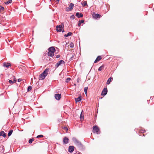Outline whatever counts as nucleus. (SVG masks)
Returning <instances> with one entry per match:
<instances>
[{
	"instance_id": "27",
	"label": "nucleus",
	"mask_w": 154,
	"mask_h": 154,
	"mask_svg": "<svg viewBox=\"0 0 154 154\" xmlns=\"http://www.w3.org/2000/svg\"><path fill=\"white\" fill-rule=\"evenodd\" d=\"M75 55V54L74 53L72 54V56L69 59V60L70 61L72 60L73 59V58L74 57Z\"/></svg>"
},
{
	"instance_id": "18",
	"label": "nucleus",
	"mask_w": 154,
	"mask_h": 154,
	"mask_svg": "<svg viewBox=\"0 0 154 154\" xmlns=\"http://www.w3.org/2000/svg\"><path fill=\"white\" fill-rule=\"evenodd\" d=\"M112 77H110L109 78L106 82V84L107 85L109 84L110 82L112 81Z\"/></svg>"
},
{
	"instance_id": "15",
	"label": "nucleus",
	"mask_w": 154,
	"mask_h": 154,
	"mask_svg": "<svg viewBox=\"0 0 154 154\" xmlns=\"http://www.w3.org/2000/svg\"><path fill=\"white\" fill-rule=\"evenodd\" d=\"M82 97L81 95L79 96L78 97L75 98V102L77 103L78 102L82 100Z\"/></svg>"
},
{
	"instance_id": "47",
	"label": "nucleus",
	"mask_w": 154,
	"mask_h": 154,
	"mask_svg": "<svg viewBox=\"0 0 154 154\" xmlns=\"http://www.w3.org/2000/svg\"><path fill=\"white\" fill-rule=\"evenodd\" d=\"M77 154H81V153H78Z\"/></svg>"
},
{
	"instance_id": "11",
	"label": "nucleus",
	"mask_w": 154,
	"mask_h": 154,
	"mask_svg": "<svg viewBox=\"0 0 154 154\" xmlns=\"http://www.w3.org/2000/svg\"><path fill=\"white\" fill-rule=\"evenodd\" d=\"M55 99L57 100H59L61 97V95L60 94H55Z\"/></svg>"
},
{
	"instance_id": "2",
	"label": "nucleus",
	"mask_w": 154,
	"mask_h": 154,
	"mask_svg": "<svg viewBox=\"0 0 154 154\" xmlns=\"http://www.w3.org/2000/svg\"><path fill=\"white\" fill-rule=\"evenodd\" d=\"M48 69H46L44 71L39 75V77L41 78V79H44L48 74Z\"/></svg>"
},
{
	"instance_id": "45",
	"label": "nucleus",
	"mask_w": 154,
	"mask_h": 154,
	"mask_svg": "<svg viewBox=\"0 0 154 154\" xmlns=\"http://www.w3.org/2000/svg\"><path fill=\"white\" fill-rule=\"evenodd\" d=\"M56 1H57L59 2L60 1V0H56Z\"/></svg>"
},
{
	"instance_id": "3",
	"label": "nucleus",
	"mask_w": 154,
	"mask_h": 154,
	"mask_svg": "<svg viewBox=\"0 0 154 154\" xmlns=\"http://www.w3.org/2000/svg\"><path fill=\"white\" fill-rule=\"evenodd\" d=\"M62 25H57L56 26V30L58 32H64L65 31L63 30L64 24L63 23H61Z\"/></svg>"
},
{
	"instance_id": "14",
	"label": "nucleus",
	"mask_w": 154,
	"mask_h": 154,
	"mask_svg": "<svg viewBox=\"0 0 154 154\" xmlns=\"http://www.w3.org/2000/svg\"><path fill=\"white\" fill-rule=\"evenodd\" d=\"M48 51H51L53 52H55L56 50L54 47L52 46L49 48L48 49Z\"/></svg>"
},
{
	"instance_id": "31",
	"label": "nucleus",
	"mask_w": 154,
	"mask_h": 154,
	"mask_svg": "<svg viewBox=\"0 0 154 154\" xmlns=\"http://www.w3.org/2000/svg\"><path fill=\"white\" fill-rule=\"evenodd\" d=\"M71 79V78H67L66 80H65V82H66V83H68V82L70 81V80Z\"/></svg>"
},
{
	"instance_id": "4",
	"label": "nucleus",
	"mask_w": 154,
	"mask_h": 154,
	"mask_svg": "<svg viewBox=\"0 0 154 154\" xmlns=\"http://www.w3.org/2000/svg\"><path fill=\"white\" fill-rule=\"evenodd\" d=\"M93 132L96 133L97 134H100V131L98 127L96 125H94L93 126Z\"/></svg>"
},
{
	"instance_id": "21",
	"label": "nucleus",
	"mask_w": 154,
	"mask_h": 154,
	"mask_svg": "<svg viewBox=\"0 0 154 154\" xmlns=\"http://www.w3.org/2000/svg\"><path fill=\"white\" fill-rule=\"evenodd\" d=\"M84 22V20H79V23H78V26H81V23H83Z\"/></svg>"
},
{
	"instance_id": "10",
	"label": "nucleus",
	"mask_w": 154,
	"mask_h": 154,
	"mask_svg": "<svg viewBox=\"0 0 154 154\" xmlns=\"http://www.w3.org/2000/svg\"><path fill=\"white\" fill-rule=\"evenodd\" d=\"M92 16H93L94 18L96 19L99 18L101 17L100 14H96L94 12L93 13Z\"/></svg>"
},
{
	"instance_id": "25",
	"label": "nucleus",
	"mask_w": 154,
	"mask_h": 154,
	"mask_svg": "<svg viewBox=\"0 0 154 154\" xmlns=\"http://www.w3.org/2000/svg\"><path fill=\"white\" fill-rule=\"evenodd\" d=\"M13 132V130H11L9 131L8 132V137L10 136L12 134V133Z\"/></svg>"
},
{
	"instance_id": "32",
	"label": "nucleus",
	"mask_w": 154,
	"mask_h": 154,
	"mask_svg": "<svg viewBox=\"0 0 154 154\" xmlns=\"http://www.w3.org/2000/svg\"><path fill=\"white\" fill-rule=\"evenodd\" d=\"M4 10V7L1 5H0V11H3Z\"/></svg>"
},
{
	"instance_id": "37",
	"label": "nucleus",
	"mask_w": 154,
	"mask_h": 154,
	"mask_svg": "<svg viewBox=\"0 0 154 154\" xmlns=\"http://www.w3.org/2000/svg\"><path fill=\"white\" fill-rule=\"evenodd\" d=\"M71 19H74L75 18V16L74 15H72L70 17Z\"/></svg>"
},
{
	"instance_id": "49",
	"label": "nucleus",
	"mask_w": 154,
	"mask_h": 154,
	"mask_svg": "<svg viewBox=\"0 0 154 154\" xmlns=\"http://www.w3.org/2000/svg\"><path fill=\"white\" fill-rule=\"evenodd\" d=\"M143 136H145V135H144V134H143Z\"/></svg>"
},
{
	"instance_id": "34",
	"label": "nucleus",
	"mask_w": 154,
	"mask_h": 154,
	"mask_svg": "<svg viewBox=\"0 0 154 154\" xmlns=\"http://www.w3.org/2000/svg\"><path fill=\"white\" fill-rule=\"evenodd\" d=\"M82 112H83V111H82V112H81V113L80 115V118L81 119H82L84 117V116H82Z\"/></svg>"
},
{
	"instance_id": "6",
	"label": "nucleus",
	"mask_w": 154,
	"mask_h": 154,
	"mask_svg": "<svg viewBox=\"0 0 154 154\" xmlns=\"http://www.w3.org/2000/svg\"><path fill=\"white\" fill-rule=\"evenodd\" d=\"M107 88H104L102 91L101 95L103 96H105L107 94Z\"/></svg>"
},
{
	"instance_id": "44",
	"label": "nucleus",
	"mask_w": 154,
	"mask_h": 154,
	"mask_svg": "<svg viewBox=\"0 0 154 154\" xmlns=\"http://www.w3.org/2000/svg\"><path fill=\"white\" fill-rule=\"evenodd\" d=\"M2 75H3V74H0V77H1V76H2Z\"/></svg>"
},
{
	"instance_id": "19",
	"label": "nucleus",
	"mask_w": 154,
	"mask_h": 154,
	"mask_svg": "<svg viewBox=\"0 0 154 154\" xmlns=\"http://www.w3.org/2000/svg\"><path fill=\"white\" fill-rule=\"evenodd\" d=\"M72 35V32H69L67 34H66L64 35V36L65 37H68L69 36H71Z\"/></svg>"
},
{
	"instance_id": "35",
	"label": "nucleus",
	"mask_w": 154,
	"mask_h": 154,
	"mask_svg": "<svg viewBox=\"0 0 154 154\" xmlns=\"http://www.w3.org/2000/svg\"><path fill=\"white\" fill-rule=\"evenodd\" d=\"M43 137V135H38L37 136L36 138H38L42 137Z\"/></svg>"
},
{
	"instance_id": "5",
	"label": "nucleus",
	"mask_w": 154,
	"mask_h": 154,
	"mask_svg": "<svg viewBox=\"0 0 154 154\" xmlns=\"http://www.w3.org/2000/svg\"><path fill=\"white\" fill-rule=\"evenodd\" d=\"M65 63V62L64 61L62 60H61L58 61L55 65V68H57L60 65L62 64H64Z\"/></svg>"
},
{
	"instance_id": "39",
	"label": "nucleus",
	"mask_w": 154,
	"mask_h": 154,
	"mask_svg": "<svg viewBox=\"0 0 154 154\" xmlns=\"http://www.w3.org/2000/svg\"><path fill=\"white\" fill-rule=\"evenodd\" d=\"M2 136H3V137H5L6 136V134L4 132V133L3 134Z\"/></svg>"
},
{
	"instance_id": "26",
	"label": "nucleus",
	"mask_w": 154,
	"mask_h": 154,
	"mask_svg": "<svg viewBox=\"0 0 154 154\" xmlns=\"http://www.w3.org/2000/svg\"><path fill=\"white\" fill-rule=\"evenodd\" d=\"M12 2V0H9L8 1L5 2L4 3L6 5H8L9 3H11Z\"/></svg>"
},
{
	"instance_id": "29",
	"label": "nucleus",
	"mask_w": 154,
	"mask_h": 154,
	"mask_svg": "<svg viewBox=\"0 0 154 154\" xmlns=\"http://www.w3.org/2000/svg\"><path fill=\"white\" fill-rule=\"evenodd\" d=\"M34 140V139L33 138L30 139L29 140V143L30 144H31V143H32V141Z\"/></svg>"
},
{
	"instance_id": "41",
	"label": "nucleus",
	"mask_w": 154,
	"mask_h": 154,
	"mask_svg": "<svg viewBox=\"0 0 154 154\" xmlns=\"http://www.w3.org/2000/svg\"><path fill=\"white\" fill-rule=\"evenodd\" d=\"M8 82L10 84L13 83V81L11 80H9Z\"/></svg>"
},
{
	"instance_id": "8",
	"label": "nucleus",
	"mask_w": 154,
	"mask_h": 154,
	"mask_svg": "<svg viewBox=\"0 0 154 154\" xmlns=\"http://www.w3.org/2000/svg\"><path fill=\"white\" fill-rule=\"evenodd\" d=\"M69 139L66 137H65L63 138V143L64 144H67L69 142Z\"/></svg>"
},
{
	"instance_id": "22",
	"label": "nucleus",
	"mask_w": 154,
	"mask_h": 154,
	"mask_svg": "<svg viewBox=\"0 0 154 154\" xmlns=\"http://www.w3.org/2000/svg\"><path fill=\"white\" fill-rule=\"evenodd\" d=\"M81 4L83 6L85 7V6H87V2L86 1H84L83 3H81Z\"/></svg>"
},
{
	"instance_id": "7",
	"label": "nucleus",
	"mask_w": 154,
	"mask_h": 154,
	"mask_svg": "<svg viewBox=\"0 0 154 154\" xmlns=\"http://www.w3.org/2000/svg\"><path fill=\"white\" fill-rule=\"evenodd\" d=\"M74 4L72 3H70L69 7L66 8V11H69L72 10L73 8Z\"/></svg>"
},
{
	"instance_id": "1",
	"label": "nucleus",
	"mask_w": 154,
	"mask_h": 154,
	"mask_svg": "<svg viewBox=\"0 0 154 154\" xmlns=\"http://www.w3.org/2000/svg\"><path fill=\"white\" fill-rule=\"evenodd\" d=\"M72 140L75 145L78 147L80 150H84L85 149V146L83 145L81 142L78 140L76 137H72Z\"/></svg>"
},
{
	"instance_id": "43",
	"label": "nucleus",
	"mask_w": 154,
	"mask_h": 154,
	"mask_svg": "<svg viewBox=\"0 0 154 154\" xmlns=\"http://www.w3.org/2000/svg\"><path fill=\"white\" fill-rule=\"evenodd\" d=\"M22 81V80L20 79H17V81L18 82H20Z\"/></svg>"
},
{
	"instance_id": "40",
	"label": "nucleus",
	"mask_w": 154,
	"mask_h": 154,
	"mask_svg": "<svg viewBox=\"0 0 154 154\" xmlns=\"http://www.w3.org/2000/svg\"><path fill=\"white\" fill-rule=\"evenodd\" d=\"M13 77H14V80L13 81V83H14L16 82L17 80H16V79H15V78L14 77V76H13Z\"/></svg>"
},
{
	"instance_id": "38",
	"label": "nucleus",
	"mask_w": 154,
	"mask_h": 154,
	"mask_svg": "<svg viewBox=\"0 0 154 154\" xmlns=\"http://www.w3.org/2000/svg\"><path fill=\"white\" fill-rule=\"evenodd\" d=\"M4 131H1L0 132V136H2V134L4 133Z\"/></svg>"
},
{
	"instance_id": "20",
	"label": "nucleus",
	"mask_w": 154,
	"mask_h": 154,
	"mask_svg": "<svg viewBox=\"0 0 154 154\" xmlns=\"http://www.w3.org/2000/svg\"><path fill=\"white\" fill-rule=\"evenodd\" d=\"M0 150L1 152H4L5 150L4 146L3 145L1 146L0 147Z\"/></svg>"
},
{
	"instance_id": "46",
	"label": "nucleus",
	"mask_w": 154,
	"mask_h": 154,
	"mask_svg": "<svg viewBox=\"0 0 154 154\" xmlns=\"http://www.w3.org/2000/svg\"><path fill=\"white\" fill-rule=\"evenodd\" d=\"M74 85H76V84H74Z\"/></svg>"
},
{
	"instance_id": "9",
	"label": "nucleus",
	"mask_w": 154,
	"mask_h": 154,
	"mask_svg": "<svg viewBox=\"0 0 154 154\" xmlns=\"http://www.w3.org/2000/svg\"><path fill=\"white\" fill-rule=\"evenodd\" d=\"M75 147L73 146H70L68 148V152L70 153L72 152L74 150Z\"/></svg>"
},
{
	"instance_id": "12",
	"label": "nucleus",
	"mask_w": 154,
	"mask_h": 154,
	"mask_svg": "<svg viewBox=\"0 0 154 154\" xmlns=\"http://www.w3.org/2000/svg\"><path fill=\"white\" fill-rule=\"evenodd\" d=\"M11 64L9 63L5 62L3 63V66L4 67H5L6 68H8L9 66H11Z\"/></svg>"
},
{
	"instance_id": "24",
	"label": "nucleus",
	"mask_w": 154,
	"mask_h": 154,
	"mask_svg": "<svg viewBox=\"0 0 154 154\" xmlns=\"http://www.w3.org/2000/svg\"><path fill=\"white\" fill-rule=\"evenodd\" d=\"M88 89V87H85L84 88V92H85L86 96H87V95Z\"/></svg>"
},
{
	"instance_id": "23",
	"label": "nucleus",
	"mask_w": 154,
	"mask_h": 154,
	"mask_svg": "<svg viewBox=\"0 0 154 154\" xmlns=\"http://www.w3.org/2000/svg\"><path fill=\"white\" fill-rule=\"evenodd\" d=\"M104 66V65H102L98 69V71H101L103 69Z\"/></svg>"
},
{
	"instance_id": "13",
	"label": "nucleus",
	"mask_w": 154,
	"mask_h": 154,
	"mask_svg": "<svg viewBox=\"0 0 154 154\" xmlns=\"http://www.w3.org/2000/svg\"><path fill=\"white\" fill-rule=\"evenodd\" d=\"M76 16L78 18L82 17H83V14L81 13L77 12L75 14Z\"/></svg>"
},
{
	"instance_id": "48",
	"label": "nucleus",
	"mask_w": 154,
	"mask_h": 154,
	"mask_svg": "<svg viewBox=\"0 0 154 154\" xmlns=\"http://www.w3.org/2000/svg\"><path fill=\"white\" fill-rule=\"evenodd\" d=\"M77 82H79V80H78V79Z\"/></svg>"
},
{
	"instance_id": "33",
	"label": "nucleus",
	"mask_w": 154,
	"mask_h": 154,
	"mask_svg": "<svg viewBox=\"0 0 154 154\" xmlns=\"http://www.w3.org/2000/svg\"><path fill=\"white\" fill-rule=\"evenodd\" d=\"M70 47L71 48L74 47V44L73 43L71 42L70 44Z\"/></svg>"
},
{
	"instance_id": "30",
	"label": "nucleus",
	"mask_w": 154,
	"mask_h": 154,
	"mask_svg": "<svg viewBox=\"0 0 154 154\" xmlns=\"http://www.w3.org/2000/svg\"><path fill=\"white\" fill-rule=\"evenodd\" d=\"M63 129L65 130L66 132L68 131V129L67 127L63 126L62 127Z\"/></svg>"
},
{
	"instance_id": "36",
	"label": "nucleus",
	"mask_w": 154,
	"mask_h": 154,
	"mask_svg": "<svg viewBox=\"0 0 154 154\" xmlns=\"http://www.w3.org/2000/svg\"><path fill=\"white\" fill-rule=\"evenodd\" d=\"M146 131L144 130L141 129L140 131V132L141 133H144Z\"/></svg>"
},
{
	"instance_id": "17",
	"label": "nucleus",
	"mask_w": 154,
	"mask_h": 154,
	"mask_svg": "<svg viewBox=\"0 0 154 154\" xmlns=\"http://www.w3.org/2000/svg\"><path fill=\"white\" fill-rule=\"evenodd\" d=\"M101 59V57L100 56H98L97 57L94 61V63H96L98 61Z\"/></svg>"
},
{
	"instance_id": "28",
	"label": "nucleus",
	"mask_w": 154,
	"mask_h": 154,
	"mask_svg": "<svg viewBox=\"0 0 154 154\" xmlns=\"http://www.w3.org/2000/svg\"><path fill=\"white\" fill-rule=\"evenodd\" d=\"M32 87L31 86H29L27 88V91H31L32 89Z\"/></svg>"
},
{
	"instance_id": "42",
	"label": "nucleus",
	"mask_w": 154,
	"mask_h": 154,
	"mask_svg": "<svg viewBox=\"0 0 154 154\" xmlns=\"http://www.w3.org/2000/svg\"><path fill=\"white\" fill-rule=\"evenodd\" d=\"M60 57V55H56V58H58Z\"/></svg>"
},
{
	"instance_id": "16",
	"label": "nucleus",
	"mask_w": 154,
	"mask_h": 154,
	"mask_svg": "<svg viewBox=\"0 0 154 154\" xmlns=\"http://www.w3.org/2000/svg\"><path fill=\"white\" fill-rule=\"evenodd\" d=\"M54 52L48 51V56L52 57L54 56Z\"/></svg>"
}]
</instances>
